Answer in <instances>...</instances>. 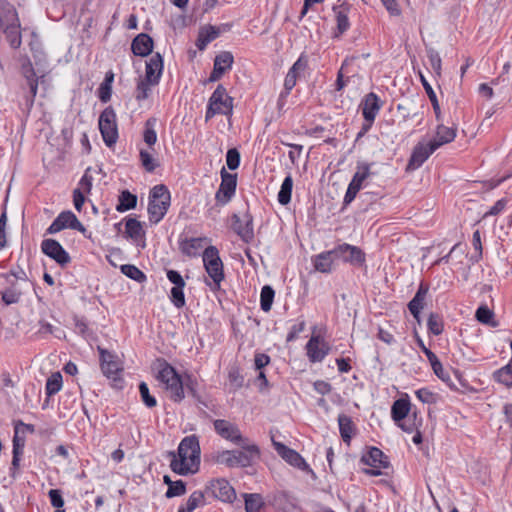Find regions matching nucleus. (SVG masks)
<instances>
[{
	"label": "nucleus",
	"mask_w": 512,
	"mask_h": 512,
	"mask_svg": "<svg viewBox=\"0 0 512 512\" xmlns=\"http://www.w3.org/2000/svg\"><path fill=\"white\" fill-rule=\"evenodd\" d=\"M200 445L195 435L184 437L176 452L171 451L170 468L179 475H189L198 472L200 467Z\"/></svg>",
	"instance_id": "nucleus-1"
},
{
	"label": "nucleus",
	"mask_w": 512,
	"mask_h": 512,
	"mask_svg": "<svg viewBox=\"0 0 512 512\" xmlns=\"http://www.w3.org/2000/svg\"><path fill=\"white\" fill-rule=\"evenodd\" d=\"M154 369L156 370V379L163 385L169 398L173 402H181L185 398L184 383L175 368L165 359H157Z\"/></svg>",
	"instance_id": "nucleus-2"
},
{
	"label": "nucleus",
	"mask_w": 512,
	"mask_h": 512,
	"mask_svg": "<svg viewBox=\"0 0 512 512\" xmlns=\"http://www.w3.org/2000/svg\"><path fill=\"white\" fill-rule=\"evenodd\" d=\"M170 200L171 195L165 185L159 184L152 188L148 204L150 222L157 224L164 218L169 209Z\"/></svg>",
	"instance_id": "nucleus-3"
},
{
	"label": "nucleus",
	"mask_w": 512,
	"mask_h": 512,
	"mask_svg": "<svg viewBox=\"0 0 512 512\" xmlns=\"http://www.w3.org/2000/svg\"><path fill=\"white\" fill-rule=\"evenodd\" d=\"M233 111V98L228 95L226 88L219 84L209 98L205 113V120L209 121L215 115H231Z\"/></svg>",
	"instance_id": "nucleus-4"
},
{
	"label": "nucleus",
	"mask_w": 512,
	"mask_h": 512,
	"mask_svg": "<svg viewBox=\"0 0 512 512\" xmlns=\"http://www.w3.org/2000/svg\"><path fill=\"white\" fill-rule=\"evenodd\" d=\"M202 258L205 270L213 281V286H211V289H219L220 283L224 279V270L218 249L215 246H208L204 250Z\"/></svg>",
	"instance_id": "nucleus-5"
},
{
	"label": "nucleus",
	"mask_w": 512,
	"mask_h": 512,
	"mask_svg": "<svg viewBox=\"0 0 512 512\" xmlns=\"http://www.w3.org/2000/svg\"><path fill=\"white\" fill-rule=\"evenodd\" d=\"M98 124L104 143L108 147H112L118 140V127L116 113L111 106L102 111Z\"/></svg>",
	"instance_id": "nucleus-6"
},
{
	"label": "nucleus",
	"mask_w": 512,
	"mask_h": 512,
	"mask_svg": "<svg viewBox=\"0 0 512 512\" xmlns=\"http://www.w3.org/2000/svg\"><path fill=\"white\" fill-rule=\"evenodd\" d=\"M371 164L358 163L357 171L352 177L344 196V204H350L363 186L364 181L370 176Z\"/></svg>",
	"instance_id": "nucleus-7"
},
{
	"label": "nucleus",
	"mask_w": 512,
	"mask_h": 512,
	"mask_svg": "<svg viewBox=\"0 0 512 512\" xmlns=\"http://www.w3.org/2000/svg\"><path fill=\"white\" fill-rule=\"evenodd\" d=\"M237 187V174L228 173L225 168L221 170V183L215 194L218 203L225 205L235 195Z\"/></svg>",
	"instance_id": "nucleus-8"
},
{
	"label": "nucleus",
	"mask_w": 512,
	"mask_h": 512,
	"mask_svg": "<svg viewBox=\"0 0 512 512\" xmlns=\"http://www.w3.org/2000/svg\"><path fill=\"white\" fill-rule=\"evenodd\" d=\"M239 445L242 450H233L236 467H249L260 458V449L256 444H248L245 438V441Z\"/></svg>",
	"instance_id": "nucleus-9"
},
{
	"label": "nucleus",
	"mask_w": 512,
	"mask_h": 512,
	"mask_svg": "<svg viewBox=\"0 0 512 512\" xmlns=\"http://www.w3.org/2000/svg\"><path fill=\"white\" fill-rule=\"evenodd\" d=\"M205 492L222 502H233L236 498L234 488L226 479L212 480L206 487Z\"/></svg>",
	"instance_id": "nucleus-10"
},
{
	"label": "nucleus",
	"mask_w": 512,
	"mask_h": 512,
	"mask_svg": "<svg viewBox=\"0 0 512 512\" xmlns=\"http://www.w3.org/2000/svg\"><path fill=\"white\" fill-rule=\"evenodd\" d=\"M42 252L53 259L60 266L64 267L71 261V257L68 252L62 247V245L55 239H45L41 243Z\"/></svg>",
	"instance_id": "nucleus-11"
},
{
	"label": "nucleus",
	"mask_w": 512,
	"mask_h": 512,
	"mask_svg": "<svg viewBox=\"0 0 512 512\" xmlns=\"http://www.w3.org/2000/svg\"><path fill=\"white\" fill-rule=\"evenodd\" d=\"M22 73L26 79V87L28 88V92L24 95L25 107L30 111L34 105L38 91V77L30 62L22 66Z\"/></svg>",
	"instance_id": "nucleus-12"
},
{
	"label": "nucleus",
	"mask_w": 512,
	"mask_h": 512,
	"mask_svg": "<svg viewBox=\"0 0 512 512\" xmlns=\"http://www.w3.org/2000/svg\"><path fill=\"white\" fill-rule=\"evenodd\" d=\"M411 405L408 399H397L391 407V417L395 423L405 432L411 433L414 430V424L407 425L403 420L408 417Z\"/></svg>",
	"instance_id": "nucleus-13"
},
{
	"label": "nucleus",
	"mask_w": 512,
	"mask_h": 512,
	"mask_svg": "<svg viewBox=\"0 0 512 512\" xmlns=\"http://www.w3.org/2000/svg\"><path fill=\"white\" fill-rule=\"evenodd\" d=\"M216 433L223 439L228 440L234 444H241L245 441L240 429L234 423L224 419H217L213 422Z\"/></svg>",
	"instance_id": "nucleus-14"
},
{
	"label": "nucleus",
	"mask_w": 512,
	"mask_h": 512,
	"mask_svg": "<svg viewBox=\"0 0 512 512\" xmlns=\"http://www.w3.org/2000/svg\"><path fill=\"white\" fill-rule=\"evenodd\" d=\"M336 259H342L352 265H362L365 262V254L356 246L343 243L335 247Z\"/></svg>",
	"instance_id": "nucleus-15"
},
{
	"label": "nucleus",
	"mask_w": 512,
	"mask_h": 512,
	"mask_svg": "<svg viewBox=\"0 0 512 512\" xmlns=\"http://www.w3.org/2000/svg\"><path fill=\"white\" fill-rule=\"evenodd\" d=\"M272 444L279 456H281V458H283L287 463L303 471L309 469V465L298 452L287 447L281 442L275 441L274 439H272Z\"/></svg>",
	"instance_id": "nucleus-16"
},
{
	"label": "nucleus",
	"mask_w": 512,
	"mask_h": 512,
	"mask_svg": "<svg viewBox=\"0 0 512 512\" xmlns=\"http://www.w3.org/2000/svg\"><path fill=\"white\" fill-rule=\"evenodd\" d=\"M306 351L312 363L321 362L329 354L330 346L320 336H312L306 344Z\"/></svg>",
	"instance_id": "nucleus-17"
},
{
	"label": "nucleus",
	"mask_w": 512,
	"mask_h": 512,
	"mask_svg": "<svg viewBox=\"0 0 512 512\" xmlns=\"http://www.w3.org/2000/svg\"><path fill=\"white\" fill-rule=\"evenodd\" d=\"M438 148L434 145L433 142L429 141L427 143L419 142L413 149L408 168L409 169H417L419 168L428 158L429 156L436 151Z\"/></svg>",
	"instance_id": "nucleus-18"
},
{
	"label": "nucleus",
	"mask_w": 512,
	"mask_h": 512,
	"mask_svg": "<svg viewBox=\"0 0 512 512\" xmlns=\"http://www.w3.org/2000/svg\"><path fill=\"white\" fill-rule=\"evenodd\" d=\"M234 223L233 229L239 235V237L246 243H249L254 238L253 229V217L249 212L244 213L243 217L240 218L237 215L233 216Z\"/></svg>",
	"instance_id": "nucleus-19"
},
{
	"label": "nucleus",
	"mask_w": 512,
	"mask_h": 512,
	"mask_svg": "<svg viewBox=\"0 0 512 512\" xmlns=\"http://www.w3.org/2000/svg\"><path fill=\"white\" fill-rule=\"evenodd\" d=\"M164 68L163 57L159 52L153 54L146 62L145 78L151 85H157L160 82Z\"/></svg>",
	"instance_id": "nucleus-20"
},
{
	"label": "nucleus",
	"mask_w": 512,
	"mask_h": 512,
	"mask_svg": "<svg viewBox=\"0 0 512 512\" xmlns=\"http://www.w3.org/2000/svg\"><path fill=\"white\" fill-rule=\"evenodd\" d=\"M99 352L103 374L116 381L122 371L120 364L115 359L116 357L105 349L99 348Z\"/></svg>",
	"instance_id": "nucleus-21"
},
{
	"label": "nucleus",
	"mask_w": 512,
	"mask_h": 512,
	"mask_svg": "<svg viewBox=\"0 0 512 512\" xmlns=\"http://www.w3.org/2000/svg\"><path fill=\"white\" fill-rule=\"evenodd\" d=\"M428 292V284L421 282L416 294L408 303V309L418 323L421 322L420 314L426 304Z\"/></svg>",
	"instance_id": "nucleus-22"
},
{
	"label": "nucleus",
	"mask_w": 512,
	"mask_h": 512,
	"mask_svg": "<svg viewBox=\"0 0 512 512\" xmlns=\"http://www.w3.org/2000/svg\"><path fill=\"white\" fill-rule=\"evenodd\" d=\"M362 114L366 122H374L378 112L381 109L379 97L373 93H368L362 101Z\"/></svg>",
	"instance_id": "nucleus-23"
},
{
	"label": "nucleus",
	"mask_w": 512,
	"mask_h": 512,
	"mask_svg": "<svg viewBox=\"0 0 512 512\" xmlns=\"http://www.w3.org/2000/svg\"><path fill=\"white\" fill-rule=\"evenodd\" d=\"M335 248L322 252L313 257L312 262L316 271L321 273H331L334 270V261L336 260Z\"/></svg>",
	"instance_id": "nucleus-24"
},
{
	"label": "nucleus",
	"mask_w": 512,
	"mask_h": 512,
	"mask_svg": "<svg viewBox=\"0 0 512 512\" xmlns=\"http://www.w3.org/2000/svg\"><path fill=\"white\" fill-rule=\"evenodd\" d=\"M153 45V39L148 34L140 33L133 39L131 50L134 55L145 57L152 52Z\"/></svg>",
	"instance_id": "nucleus-25"
},
{
	"label": "nucleus",
	"mask_w": 512,
	"mask_h": 512,
	"mask_svg": "<svg viewBox=\"0 0 512 512\" xmlns=\"http://www.w3.org/2000/svg\"><path fill=\"white\" fill-rule=\"evenodd\" d=\"M361 461L373 468L386 469L390 465L388 457L377 447H371L368 453L362 456Z\"/></svg>",
	"instance_id": "nucleus-26"
},
{
	"label": "nucleus",
	"mask_w": 512,
	"mask_h": 512,
	"mask_svg": "<svg viewBox=\"0 0 512 512\" xmlns=\"http://www.w3.org/2000/svg\"><path fill=\"white\" fill-rule=\"evenodd\" d=\"M20 23L15 7L5 0H0V26L4 29Z\"/></svg>",
	"instance_id": "nucleus-27"
},
{
	"label": "nucleus",
	"mask_w": 512,
	"mask_h": 512,
	"mask_svg": "<svg viewBox=\"0 0 512 512\" xmlns=\"http://www.w3.org/2000/svg\"><path fill=\"white\" fill-rule=\"evenodd\" d=\"M125 236L138 244L145 236L142 223L135 218H127L125 220Z\"/></svg>",
	"instance_id": "nucleus-28"
},
{
	"label": "nucleus",
	"mask_w": 512,
	"mask_h": 512,
	"mask_svg": "<svg viewBox=\"0 0 512 512\" xmlns=\"http://www.w3.org/2000/svg\"><path fill=\"white\" fill-rule=\"evenodd\" d=\"M220 35V29L216 26L208 25L200 29L196 46L200 51H203L207 45L215 40Z\"/></svg>",
	"instance_id": "nucleus-29"
},
{
	"label": "nucleus",
	"mask_w": 512,
	"mask_h": 512,
	"mask_svg": "<svg viewBox=\"0 0 512 512\" xmlns=\"http://www.w3.org/2000/svg\"><path fill=\"white\" fill-rule=\"evenodd\" d=\"M337 421L342 440L346 444H350V441L356 432V426L352 421V418L346 414H339Z\"/></svg>",
	"instance_id": "nucleus-30"
},
{
	"label": "nucleus",
	"mask_w": 512,
	"mask_h": 512,
	"mask_svg": "<svg viewBox=\"0 0 512 512\" xmlns=\"http://www.w3.org/2000/svg\"><path fill=\"white\" fill-rule=\"evenodd\" d=\"M456 137V129L447 127L443 124H438L436 128V135L434 139L430 140L434 145L439 148L444 144L452 142Z\"/></svg>",
	"instance_id": "nucleus-31"
},
{
	"label": "nucleus",
	"mask_w": 512,
	"mask_h": 512,
	"mask_svg": "<svg viewBox=\"0 0 512 512\" xmlns=\"http://www.w3.org/2000/svg\"><path fill=\"white\" fill-rule=\"evenodd\" d=\"M206 238H186L179 242V248L181 252L189 257H195L199 254V251L203 248V243Z\"/></svg>",
	"instance_id": "nucleus-32"
},
{
	"label": "nucleus",
	"mask_w": 512,
	"mask_h": 512,
	"mask_svg": "<svg viewBox=\"0 0 512 512\" xmlns=\"http://www.w3.org/2000/svg\"><path fill=\"white\" fill-rule=\"evenodd\" d=\"M163 481L168 486V489L165 493L167 498L182 496L186 493V483L184 481H172L168 475L163 477Z\"/></svg>",
	"instance_id": "nucleus-33"
},
{
	"label": "nucleus",
	"mask_w": 512,
	"mask_h": 512,
	"mask_svg": "<svg viewBox=\"0 0 512 512\" xmlns=\"http://www.w3.org/2000/svg\"><path fill=\"white\" fill-rule=\"evenodd\" d=\"M205 505V493L199 490L191 493L185 506H180L178 512H193L196 508Z\"/></svg>",
	"instance_id": "nucleus-34"
},
{
	"label": "nucleus",
	"mask_w": 512,
	"mask_h": 512,
	"mask_svg": "<svg viewBox=\"0 0 512 512\" xmlns=\"http://www.w3.org/2000/svg\"><path fill=\"white\" fill-rule=\"evenodd\" d=\"M137 205V196L132 194L128 190H124L120 193L118 198V204L116 210L118 212H125L134 209Z\"/></svg>",
	"instance_id": "nucleus-35"
},
{
	"label": "nucleus",
	"mask_w": 512,
	"mask_h": 512,
	"mask_svg": "<svg viewBox=\"0 0 512 512\" xmlns=\"http://www.w3.org/2000/svg\"><path fill=\"white\" fill-rule=\"evenodd\" d=\"M421 83H422V85L425 89V92L432 104L436 120L438 122L442 121V113H441L439 101H438L435 91L433 90L432 86L429 84V82L426 80V78L423 75H421Z\"/></svg>",
	"instance_id": "nucleus-36"
},
{
	"label": "nucleus",
	"mask_w": 512,
	"mask_h": 512,
	"mask_svg": "<svg viewBox=\"0 0 512 512\" xmlns=\"http://www.w3.org/2000/svg\"><path fill=\"white\" fill-rule=\"evenodd\" d=\"M20 23L12 26H7L3 29L4 34L6 35V39L9 42L10 46L14 49L20 47L22 43L21 31H20Z\"/></svg>",
	"instance_id": "nucleus-37"
},
{
	"label": "nucleus",
	"mask_w": 512,
	"mask_h": 512,
	"mask_svg": "<svg viewBox=\"0 0 512 512\" xmlns=\"http://www.w3.org/2000/svg\"><path fill=\"white\" fill-rule=\"evenodd\" d=\"M293 188V179L289 174L286 176L281 184L280 191L278 192V202L281 205H287L291 201Z\"/></svg>",
	"instance_id": "nucleus-38"
},
{
	"label": "nucleus",
	"mask_w": 512,
	"mask_h": 512,
	"mask_svg": "<svg viewBox=\"0 0 512 512\" xmlns=\"http://www.w3.org/2000/svg\"><path fill=\"white\" fill-rule=\"evenodd\" d=\"M234 452L233 450H223V451H217L214 452L211 455L212 460L221 465H225L229 468H235V459H234Z\"/></svg>",
	"instance_id": "nucleus-39"
},
{
	"label": "nucleus",
	"mask_w": 512,
	"mask_h": 512,
	"mask_svg": "<svg viewBox=\"0 0 512 512\" xmlns=\"http://www.w3.org/2000/svg\"><path fill=\"white\" fill-rule=\"evenodd\" d=\"M234 62V58L231 52L223 51L220 54L216 55L214 59V67L220 68L222 73H225L229 69H231L232 64Z\"/></svg>",
	"instance_id": "nucleus-40"
},
{
	"label": "nucleus",
	"mask_w": 512,
	"mask_h": 512,
	"mask_svg": "<svg viewBox=\"0 0 512 512\" xmlns=\"http://www.w3.org/2000/svg\"><path fill=\"white\" fill-rule=\"evenodd\" d=\"M476 319L486 325H490L491 327H497L498 322L494 320V313L491 309H489L486 305L480 306L475 313Z\"/></svg>",
	"instance_id": "nucleus-41"
},
{
	"label": "nucleus",
	"mask_w": 512,
	"mask_h": 512,
	"mask_svg": "<svg viewBox=\"0 0 512 512\" xmlns=\"http://www.w3.org/2000/svg\"><path fill=\"white\" fill-rule=\"evenodd\" d=\"M274 297L275 291L270 285H265L262 287L260 294V307L264 312L271 310Z\"/></svg>",
	"instance_id": "nucleus-42"
},
{
	"label": "nucleus",
	"mask_w": 512,
	"mask_h": 512,
	"mask_svg": "<svg viewBox=\"0 0 512 512\" xmlns=\"http://www.w3.org/2000/svg\"><path fill=\"white\" fill-rule=\"evenodd\" d=\"M244 499L246 512H258L264 505L262 496L257 493L244 494Z\"/></svg>",
	"instance_id": "nucleus-43"
},
{
	"label": "nucleus",
	"mask_w": 512,
	"mask_h": 512,
	"mask_svg": "<svg viewBox=\"0 0 512 512\" xmlns=\"http://www.w3.org/2000/svg\"><path fill=\"white\" fill-rule=\"evenodd\" d=\"M427 328L433 335H440L444 330L442 317L437 313H430L427 319Z\"/></svg>",
	"instance_id": "nucleus-44"
},
{
	"label": "nucleus",
	"mask_w": 512,
	"mask_h": 512,
	"mask_svg": "<svg viewBox=\"0 0 512 512\" xmlns=\"http://www.w3.org/2000/svg\"><path fill=\"white\" fill-rule=\"evenodd\" d=\"M62 388V375L60 372L52 373L46 381V394L52 396L58 393Z\"/></svg>",
	"instance_id": "nucleus-45"
},
{
	"label": "nucleus",
	"mask_w": 512,
	"mask_h": 512,
	"mask_svg": "<svg viewBox=\"0 0 512 512\" xmlns=\"http://www.w3.org/2000/svg\"><path fill=\"white\" fill-rule=\"evenodd\" d=\"M121 272L127 276L128 278L137 281L138 283H143L146 281L147 277L138 267L132 264H125L121 266Z\"/></svg>",
	"instance_id": "nucleus-46"
},
{
	"label": "nucleus",
	"mask_w": 512,
	"mask_h": 512,
	"mask_svg": "<svg viewBox=\"0 0 512 512\" xmlns=\"http://www.w3.org/2000/svg\"><path fill=\"white\" fill-rule=\"evenodd\" d=\"M156 122H157V120L155 118H149L145 122L143 140L149 146L154 145L157 141V133L155 131Z\"/></svg>",
	"instance_id": "nucleus-47"
},
{
	"label": "nucleus",
	"mask_w": 512,
	"mask_h": 512,
	"mask_svg": "<svg viewBox=\"0 0 512 512\" xmlns=\"http://www.w3.org/2000/svg\"><path fill=\"white\" fill-rule=\"evenodd\" d=\"M494 379L505 385L506 387L512 386V366L507 364L506 366L500 368L494 373Z\"/></svg>",
	"instance_id": "nucleus-48"
},
{
	"label": "nucleus",
	"mask_w": 512,
	"mask_h": 512,
	"mask_svg": "<svg viewBox=\"0 0 512 512\" xmlns=\"http://www.w3.org/2000/svg\"><path fill=\"white\" fill-rule=\"evenodd\" d=\"M228 383L230 390L235 392L243 387L244 378L237 367H232L228 372Z\"/></svg>",
	"instance_id": "nucleus-49"
},
{
	"label": "nucleus",
	"mask_w": 512,
	"mask_h": 512,
	"mask_svg": "<svg viewBox=\"0 0 512 512\" xmlns=\"http://www.w3.org/2000/svg\"><path fill=\"white\" fill-rule=\"evenodd\" d=\"M185 286H173L170 291V300L172 304L180 309L185 306V295H184Z\"/></svg>",
	"instance_id": "nucleus-50"
},
{
	"label": "nucleus",
	"mask_w": 512,
	"mask_h": 512,
	"mask_svg": "<svg viewBox=\"0 0 512 512\" xmlns=\"http://www.w3.org/2000/svg\"><path fill=\"white\" fill-rule=\"evenodd\" d=\"M21 425L23 422L18 420L14 423V436H13V451L12 452H22L25 445V438L21 437Z\"/></svg>",
	"instance_id": "nucleus-51"
},
{
	"label": "nucleus",
	"mask_w": 512,
	"mask_h": 512,
	"mask_svg": "<svg viewBox=\"0 0 512 512\" xmlns=\"http://www.w3.org/2000/svg\"><path fill=\"white\" fill-rule=\"evenodd\" d=\"M184 389L186 388L188 393L197 401L201 402V396L198 393V381L192 375H185L183 378Z\"/></svg>",
	"instance_id": "nucleus-52"
},
{
	"label": "nucleus",
	"mask_w": 512,
	"mask_h": 512,
	"mask_svg": "<svg viewBox=\"0 0 512 512\" xmlns=\"http://www.w3.org/2000/svg\"><path fill=\"white\" fill-rule=\"evenodd\" d=\"M139 156L141 164L147 172L151 173L157 168L158 163L156 159L148 151L140 150Z\"/></svg>",
	"instance_id": "nucleus-53"
},
{
	"label": "nucleus",
	"mask_w": 512,
	"mask_h": 512,
	"mask_svg": "<svg viewBox=\"0 0 512 512\" xmlns=\"http://www.w3.org/2000/svg\"><path fill=\"white\" fill-rule=\"evenodd\" d=\"M139 392L143 403L148 408H153L157 405V400L150 394L149 387L145 382L139 384Z\"/></svg>",
	"instance_id": "nucleus-54"
},
{
	"label": "nucleus",
	"mask_w": 512,
	"mask_h": 512,
	"mask_svg": "<svg viewBox=\"0 0 512 512\" xmlns=\"http://www.w3.org/2000/svg\"><path fill=\"white\" fill-rule=\"evenodd\" d=\"M336 22L338 33L335 34V37H338L339 35L346 32L350 27L348 15L345 10H339L336 12Z\"/></svg>",
	"instance_id": "nucleus-55"
},
{
	"label": "nucleus",
	"mask_w": 512,
	"mask_h": 512,
	"mask_svg": "<svg viewBox=\"0 0 512 512\" xmlns=\"http://www.w3.org/2000/svg\"><path fill=\"white\" fill-rule=\"evenodd\" d=\"M1 297L6 305L18 303L21 297V292L15 287H10L1 292Z\"/></svg>",
	"instance_id": "nucleus-56"
},
{
	"label": "nucleus",
	"mask_w": 512,
	"mask_h": 512,
	"mask_svg": "<svg viewBox=\"0 0 512 512\" xmlns=\"http://www.w3.org/2000/svg\"><path fill=\"white\" fill-rule=\"evenodd\" d=\"M151 83H148L146 78L140 79L137 83L136 91H135V98L138 101L145 100L149 97L151 88Z\"/></svg>",
	"instance_id": "nucleus-57"
},
{
	"label": "nucleus",
	"mask_w": 512,
	"mask_h": 512,
	"mask_svg": "<svg viewBox=\"0 0 512 512\" xmlns=\"http://www.w3.org/2000/svg\"><path fill=\"white\" fill-rule=\"evenodd\" d=\"M298 75L292 72L290 69L284 80V92L280 94V99L285 98L289 95L291 90L295 87Z\"/></svg>",
	"instance_id": "nucleus-58"
},
{
	"label": "nucleus",
	"mask_w": 512,
	"mask_h": 512,
	"mask_svg": "<svg viewBox=\"0 0 512 512\" xmlns=\"http://www.w3.org/2000/svg\"><path fill=\"white\" fill-rule=\"evenodd\" d=\"M240 153L236 148H231L226 154V164L230 170H235L240 165Z\"/></svg>",
	"instance_id": "nucleus-59"
},
{
	"label": "nucleus",
	"mask_w": 512,
	"mask_h": 512,
	"mask_svg": "<svg viewBox=\"0 0 512 512\" xmlns=\"http://www.w3.org/2000/svg\"><path fill=\"white\" fill-rule=\"evenodd\" d=\"M48 496L50 498L51 505L55 507L56 510H63L62 507L64 506V499L59 489H51L48 492Z\"/></svg>",
	"instance_id": "nucleus-60"
},
{
	"label": "nucleus",
	"mask_w": 512,
	"mask_h": 512,
	"mask_svg": "<svg viewBox=\"0 0 512 512\" xmlns=\"http://www.w3.org/2000/svg\"><path fill=\"white\" fill-rule=\"evenodd\" d=\"M415 395L422 403L432 404L436 402V395L427 388L418 389Z\"/></svg>",
	"instance_id": "nucleus-61"
},
{
	"label": "nucleus",
	"mask_w": 512,
	"mask_h": 512,
	"mask_svg": "<svg viewBox=\"0 0 512 512\" xmlns=\"http://www.w3.org/2000/svg\"><path fill=\"white\" fill-rule=\"evenodd\" d=\"M431 367L438 378L443 381L449 380V374L444 370L442 363L439 361L438 357L430 362Z\"/></svg>",
	"instance_id": "nucleus-62"
},
{
	"label": "nucleus",
	"mask_w": 512,
	"mask_h": 512,
	"mask_svg": "<svg viewBox=\"0 0 512 512\" xmlns=\"http://www.w3.org/2000/svg\"><path fill=\"white\" fill-rule=\"evenodd\" d=\"M111 95H112V85L110 84H106V83H101L100 84V87L98 89V97L99 99L106 103L108 102L110 99H111Z\"/></svg>",
	"instance_id": "nucleus-63"
},
{
	"label": "nucleus",
	"mask_w": 512,
	"mask_h": 512,
	"mask_svg": "<svg viewBox=\"0 0 512 512\" xmlns=\"http://www.w3.org/2000/svg\"><path fill=\"white\" fill-rule=\"evenodd\" d=\"M166 276H167V279L174 286H185L186 285L182 275L176 270H167Z\"/></svg>",
	"instance_id": "nucleus-64"
}]
</instances>
